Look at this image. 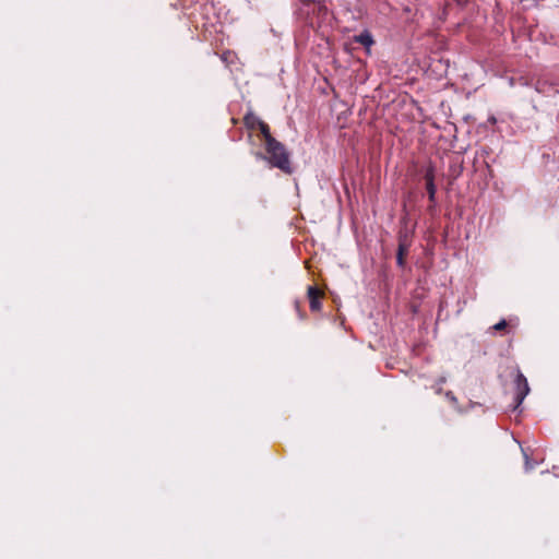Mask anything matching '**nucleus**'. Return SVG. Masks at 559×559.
Here are the masks:
<instances>
[{
    "mask_svg": "<svg viewBox=\"0 0 559 559\" xmlns=\"http://www.w3.org/2000/svg\"><path fill=\"white\" fill-rule=\"evenodd\" d=\"M258 129L260 130L261 134L263 135L264 144L270 142V144L272 145L275 138L272 136V134L270 132V127L264 121H262L261 123H259Z\"/></svg>",
    "mask_w": 559,
    "mask_h": 559,
    "instance_id": "6e6552de",
    "label": "nucleus"
},
{
    "mask_svg": "<svg viewBox=\"0 0 559 559\" xmlns=\"http://www.w3.org/2000/svg\"><path fill=\"white\" fill-rule=\"evenodd\" d=\"M534 468L533 463L530 461L528 456L525 454V469L531 471Z\"/></svg>",
    "mask_w": 559,
    "mask_h": 559,
    "instance_id": "4468645a",
    "label": "nucleus"
},
{
    "mask_svg": "<svg viewBox=\"0 0 559 559\" xmlns=\"http://www.w3.org/2000/svg\"><path fill=\"white\" fill-rule=\"evenodd\" d=\"M202 8H203V10L212 9V7H210L209 4H204Z\"/></svg>",
    "mask_w": 559,
    "mask_h": 559,
    "instance_id": "2eb2a0df",
    "label": "nucleus"
},
{
    "mask_svg": "<svg viewBox=\"0 0 559 559\" xmlns=\"http://www.w3.org/2000/svg\"><path fill=\"white\" fill-rule=\"evenodd\" d=\"M508 326V323L506 320H501L498 323H496L492 329L496 331H504Z\"/></svg>",
    "mask_w": 559,
    "mask_h": 559,
    "instance_id": "9b49d317",
    "label": "nucleus"
},
{
    "mask_svg": "<svg viewBox=\"0 0 559 559\" xmlns=\"http://www.w3.org/2000/svg\"><path fill=\"white\" fill-rule=\"evenodd\" d=\"M424 179L426 181V185L435 183V167L432 164H429L426 168Z\"/></svg>",
    "mask_w": 559,
    "mask_h": 559,
    "instance_id": "1a4fd4ad",
    "label": "nucleus"
},
{
    "mask_svg": "<svg viewBox=\"0 0 559 559\" xmlns=\"http://www.w3.org/2000/svg\"><path fill=\"white\" fill-rule=\"evenodd\" d=\"M221 59L227 68H230V67L237 68L240 64L237 53L231 50L223 51V53L221 55Z\"/></svg>",
    "mask_w": 559,
    "mask_h": 559,
    "instance_id": "423d86ee",
    "label": "nucleus"
},
{
    "mask_svg": "<svg viewBox=\"0 0 559 559\" xmlns=\"http://www.w3.org/2000/svg\"><path fill=\"white\" fill-rule=\"evenodd\" d=\"M354 41L361 44L367 50L374 44L373 37L368 29H365L359 35L354 36Z\"/></svg>",
    "mask_w": 559,
    "mask_h": 559,
    "instance_id": "39448f33",
    "label": "nucleus"
},
{
    "mask_svg": "<svg viewBox=\"0 0 559 559\" xmlns=\"http://www.w3.org/2000/svg\"><path fill=\"white\" fill-rule=\"evenodd\" d=\"M307 296L309 299L311 311H319L321 309V299L323 298L324 293L320 290L317 286H309L307 290Z\"/></svg>",
    "mask_w": 559,
    "mask_h": 559,
    "instance_id": "7ed1b4c3",
    "label": "nucleus"
},
{
    "mask_svg": "<svg viewBox=\"0 0 559 559\" xmlns=\"http://www.w3.org/2000/svg\"><path fill=\"white\" fill-rule=\"evenodd\" d=\"M515 384H516V395H515L516 405H515V407H518L523 402L525 396L528 394L530 386L527 383V379L521 372H519L516 376Z\"/></svg>",
    "mask_w": 559,
    "mask_h": 559,
    "instance_id": "f03ea898",
    "label": "nucleus"
},
{
    "mask_svg": "<svg viewBox=\"0 0 559 559\" xmlns=\"http://www.w3.org/2000/svg\"><path fill=\"white\" fill-rule=\"evenodd\" d=\"M426 190H427V193H428V199L431 203H435L436 202V192H437V187L435 183H430V185H426Z\"/></svg>",
    "mask_w": 559,
    "mask_h": 559,
    "instance_id": "9d476101",
    "label": "nucleus"
},
{
    "mask_svg": "<svg viewBox=\"0 0 559 559\" xmlns=\"http://www.w3.org/2000/svg\"><path fill=\"white\" fill-rule=\"evenodd\" d=\"M409 250V242L407 240L406 235H400L399 237V247L396 252V263L400 267H404L406 264V255Z\"/></svg>",
    "mask_w": 559,
    "mask_h": 559,
    "instance_id": "20e7f679",
    "label": "nucleus"
},
{
    "mask_svg": "<svg viewBox=\"0 0 559 559\" xmlns=\"http://www.w3.org/2000/svg\"><path fill=\"white\" fill-rule=\"evenodd\" d=\"M445 397L452 403L457 404V399L452 391L445 392Z\"/></svg>",
    "mask_w": 559,
    "mask_h": 559,
    "instance_id": "ddd939ff",
    "label": "nucleus"
},
{
    "mask_svg": "<svg viewBox=\"0 0 559 559\" xmlns=\"http://www.w3.org/2000/svg\"><path fill=\"white\" fill-rule=\"evenodd\" d=\"M264 146L270 164L286 174H292L293 169L289 160V154L284 144L275 139L272 145L269 142L265 143Z\"/></svg>",
    "mask_w": 559,
    "mask_h": 559,
    "instance_id": "f257e3e1",
    "label": "nucleus"
},
{
    "mask_svg": "<svg viewBox=\"0 0 559 559\" xmlns=\"http://www.w3.org/2000/svg\"><path fill=\"white\" fill-rule=\"evenodd\" d=\"M262 120H260L253 112L249 111L243 117V123L247 129L249 130H255L259 127V123H261Z\"/></svg>",
    "mask_w": 559,
    "mask_h": 559,
    "instance_id": "0eeeda50",
    "label": "nucleus"
},
{
    "mask_svg": "<svg viewBox=\"0 0 559 559\" xmlns=\"http://www.w3.org/2000/svg\"><path fill=\"white\" fill-rule=\"evenodd\" d=\"M294 307H295V309H296V311H297V313H298V317H299L301 320H304V319L306 318V313H305V312L301 310V308H300V301L296 300V301L294 302Z\"/></svg>",
    "mask_w": 559,
    "mask_h": 559,
    "instance_id": "f8f14e48",
    "label": "nucleus"
}]
</instances>
